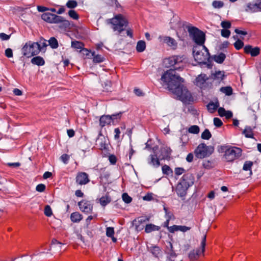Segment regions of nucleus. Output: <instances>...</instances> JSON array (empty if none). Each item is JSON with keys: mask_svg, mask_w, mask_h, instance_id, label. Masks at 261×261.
<instances>
[{"mask_svg": "<svg viewBox=\"0 0 261 261\" xmlns=\"http://www.w3.org/2000/svg\"><path fill=\"white\" fill-rule=\"evenodd\" d=\"M175 67L166 71L162 76L161 80L167 86L169 90L177 96L178 99L186 103L193 101V98L191 93L182 83L184 79L176 73V70L184 67V56H174Z\"/></svg>", "mask_w": 261, "mask_h": 261, "instance_id": "nucleus-1", "label": "nucleus"}, {"mask_svg": "<svg viewBox=\"0 0 261 261\" xmlns=\"http://www.w3.org/2000/svg\"><path fill=\"white\" fill-rule=\"evenodd\" d=\"M194 57L199 64L205 65L208 69H211L213 66L211 60L210 54L205 46L203 45L202 49L200 50L199 48L195 47L193 48Z\"/></svg>", "mask_w": 261, "mask_h": 261, "instance_id": "nucleus-2", "label": "nucleus"}, {"mask_svg": "<svg viewBox=\"0 0 261 261\" xmlns=\"http://www.w3.org/2000/svg\"><path fill=\"white\" fill-rule=\"evenodd\" d=\"M220 151L224 152V157L226 161L232 162L241 156L242 150L237 147L222 146Z\"/></svg>", "mask_w": 261, "mask_h": 261, "instance_id": "nucleus-3", "label": "nucleus"}, {"mask_svg": "<svg viewBox=\"0 0 261 261\" xmlns=\"http://www.w3.org/2000/svg\"><path fill=\"white\" fill-rule=\"evenodd\" d=\"M190 37L194 42L200 46H203L205 41V34L198 28L188 25L186 27Z\"/></svg>", "mask_w": 261, "mask_h": 261, "instance_id": "nucleus-4", "label": "nucleus"}, {"mask_svg": "<svg viewBox=\"0 0 261 261\" xmlns=\"http://www.w3.org/2000/svg\"><path fill=\"white\" fill-rule=\"evenodd\" d=\"M22 54L27 58L37 55L40 52L38 42L28 41L25 43L21 49Z\"/></svg>", "mask_w": 261, "mask_h": 261, "instance_id": "nucleus-5", "label": "nucleus"}, {"mask_svg": "<svg viewBox=\"0 0 261 261\" xmlns=\"http://www.w3.org/2000/svg\"><path fill=\"white\" fill-rule=\"evenodd\" d=\"M112 24V28L114 31H118L119 33L124 30L127 25V21L122 14L116 15L114 17L110 19Z\"/></svg>", "mask_w": 261, "mask_h": 261, "instance_id": "nucleus-6", "label": "nucleus"}, {"mask_svg": "<svg viewBox=\"0 0 261 261\" xmlns=\"http://www.w3.org/2000/svg\"><path fill=\"white\" fill-rule=\"evenodd\" d=\"M194 152L197 158L203 159L211 155L212 151L210 150V147L205 144L201 143L197 146Z\"/></svg>", "mask_w": 261, "mask_h": 261, "instance_id": "nucleus-7", "label": "nucleus"}, {"mask_svg": "<svg viewBox=\"0 0 261 261\" xmlns=\"http://www.w3.org/2000/svg\"><path fill=\"white\" fill-rule=\"evenodd\" d=\"M206 235H204L202 239L201 240V251H200V250H197L196 251L193 250V251L190 252L189 254V257L191 260H194L197 259L201 253H203L204 252L206 243Z\"/></svg>", "mask_w": 261, "mask_h": 261, "instance_id": "nucleus-8", "label": "nucleus"}, {"mask_svg": "<svg viewBox=\"0 0 261 261\" xmlns=\"http://www.w3.org/2000/svg\"><path fill=\"white\" fill-rule=\"evenodd\" d=\"M80 209L86 214H90L92 212L93 205L91 202L86 200H82L78 203Z\"/></svg>", "mask_w": 261, "mask_h": 261, "instance_id": "nucleus-9", "label": "nucleus"}, {"mask_svg": "<svg viewBox=\"0 0 261 261\" xmlns=\"http://www.w3.org/2000/svg\"><path fill=\"white\" fill-rule=\"evenodd\" d=\"M90 181L88 174L84 172H80L77 174L75 182L79 185H85Z\"/></svg>", "mask_w": 261, "mask_h": 261, "instance_id": "nucleus-10", "label": "nucleus"}, {"mask_svg": "<svg viewBox=\"0 0 261 261\" xmlns=\"http://www.w3.org/2000/svg\"><path fill=\"white\" fill-rule=\"evenodd\" d=\"M41 18L48 23H56L60 18V16L49 12H46L41 15Z\"/></svg>", "mask_w": 261, "mask_h": 261, "instance_id": "nucleus-11", "label": "nucleus"}, {"mask_svg": "<svg viewBox=\"0 0 261 261\" xmlns=\"http://www.w3.org/2000/svg\"><path fill=\"white\" fill-rule=\"evenodd\" d=\"M245 11L251 12L261 11V0H256L254 3H248Z\"/></svg>", "mask_w": 261, "mask_h": 261, "instance_id": "nucleus-12", "label": "nucleus"}, {"mask_svg": "<svg viewBox=\"0 0 261 261\" xmlns=\"http://www.w3.org/2000/svg\"><path fill=\"white\" fill-rule=\"evenodd\" d=\"M244 50L246 54H250L251 57H256L260 54L259 47L257 46L253 47L250 45L245 46Z\"/></svg>", "mask_w": 261, "mask_h": 261, "instance_id": "nucleus-13", "label": "nucleus"}, {"mask_svg": "<svg viewBox=\"0 0 261 261\" xmlns=\"http://www.w3.org/2000/svg\"><path fill=\"white\" fill-rule=\"evenodd\" d=\"M172 150L168 146L161 147L160 150L161 160H168L170 158Z\"/></svg>", "mask_w": 261, "mask_h": 261, "instance_id": "nucleus-14", "label": "nucleus"}, {"mask_svg": "<svg viewBox=\"0 0 261 261\" xmlns=\"http://www.w3.org/2000/svg\"><path fill=\"white\" fill-rule=\"evenodd\" d=\"M180 181L189 188L193 185L194 177L192 174L188 173L182 176Z\"/></svg>", "mask_w": 261, "mask_h": 261, "instance_id": "nucleus-15", "label": "nucleus"}, {"mask_svg": "<svg viewBox=\"0 0 261 261\" xmlns=\"http://www.w3.org/2000/svg\"><path fill=\"white\" fill-rule=\"evenodd\" d=\"M159 40L161 42L166 43L168 46L175 48L177 46V42L176 40L169 36H162L159 37Z\"/></svg>", "mask_w": 261, "mask_h": 261, "instance_id": "nucleus-16", "label": "nucleus"}, {"mask_svg": "<svg viewBox=\"0 0 261 261\" xmlns=\"http://www.w3.org/2000/svg\"><path fill=\"white\" fill-rule=\"evenodd\" d=\"M56 24H59V28L65 31L71 28L70 21L61 16Z\"/></svg>", "mask_w": 261, "mask_h": 261, "instance_id": "nucleus-17", "label": "nucleus"}, {"mask_svg": "<svg viewBox=\"0 0 261 261\" xmlns=\"http://www.w3.org/2000/svg\"><path fill=\"white\" fill-rule=\"evenodd\" d=\"M165 252L168 255L167 257L169 261H174V258L176 257V254L173 250L172 244L170 242H168Z\"/></svg>", "mask_w": 261, "mask_h": 261, "instance_id": "nucleus-18", "label": "nucleus"}, {"mask_svg": "<svg viewBox=\"0 0 261 261\" xmlns=\"http://www.w3.org/2000/svg\"><path fill=\"white\" fill-rule=\"evenodd\" d=\"M188 188V187L180 181L177 185L176 192L179 196L183 197L186 196L187 190Z\"/></svg>", "mask_w": 261, "mask_h": 261, "instance_id": "nucleus-19", "label": "nucleus"}, {"mask_svg": "<svg viewBox=\"0 0 261 261\" xmlns=\"http://www.w3.org/2000/svg\"><path fill=\"white\" fill-rule=\"evenodd\" d=\"M208 80V77L205 74L201 73L196 78L195 84L196 86L202 88Z\"/></svg>", "mask_w": 261, "mask_h": 261, "instance_id": "nucleus-20", "label": "nucleus"}, {"mask_svg": "<svg viewBox=\"0 0 261 261\" xmlns=\"http://www.w3.org/2000/svg\"><path fill=\"white\" fill-rule=\"evenodd\" d=\"M96 144L99 147V148L102 150L107 148V144L106 139L101 133L98 135V137L96 141Z\"/></svg>", "mask_w": 261, "mask_h": 261, "instance_id": "nucleus-21", "label": "nucleus"}, {"mask_svg": "<svg viewBox=\"0 0 261 261\" xmlns=\"http://www.w3.org/2000/svg\"><path fill=\"white\" fill-rule=\"evenodd\" d=\"M191 227L186 226L174 225L169 227V231L171 233H174L175 231H180L186 232L190 230Z\"/></svg>", "mask_w": 261, "mask_h": 261, "instance_id": "nucleus-22", "label": "nucleus"}, {"mask_svg": "<svg viewBox=\"0 0 261 261\" xmlns=\"http://www.w3.org/2000/svg\"><path fill=\"white\" fill-rule=\"evenodd\" d=\"M148 163L156 168L160 166V162L156 157V154H150L149 155L148 159Z\"/></svg>", "mask_w": 261, "mask_h": 261, "instance_id": "nucleus-23", "label": "nucleus"}, {"mask_svg": "<svg viewBox=\"0 0 261 261\" xmlns=\"http://www.w3.org/2000/svg\"><path fill=\"white\" fill-rule=\"evenodd\" d=\"M112 122L110 115H103L99 119V125L101 127L109 125Z\"/></svg>", "mask_w": 261, "mask_h": 261, "instance_id": "nucleus-24", "label": "nucleus"}, {"mask_svg": "<svg viewBox=\"0 0 261 261\" xmlns=\"http://www.w3.org/2000/svg\"><path fill=\"white\" fill-rule=\"evenodd\" d=\"M149 220L150 218L146 216L140 217L137 219V220H135L134 222L136 229H140L141 228L140 227V225L146 222L149 221Z\"/></svg>", "mask_w": 261, "mask_h": 261, "instance_id": "nucleus-25", "label": "nucleus"}, {"mask_svg": "<svg viewBox=\"0 0 261 261\" xmlns=\"http://www.w3.org/2000/svg\"><path fill=\"white\" fill-rule=\"evenodd\" d=\"M31 62L32 64L39 66H43L45 64V61L41 56H36L33 57Z\"/></svg>", "mask_w": 261, "mask_h": 261, "instance_id": "nucleus-26", "label": "nucleus"}, {"mask_svg": "<svg viewBox=\"0 0 261 261\" xmlns=\"http://www.w3.org/2000/svg\"><path fill=\"white\" fill-rule=\"evenodd\" d=\"M219 103L218 101L216 102L210 101L206 106L207 111L210 113H213L219 107Z\"/></svg>", "mask_w": 261, "mask_h": 261, "instance_id": "nucleus-27", "label": "nucleus"}, {"mask_svg": "<svg viewBox=\"0 0 261 261\" xmlns=\"http://www.w3.org/2000/svg\"><path fill=\"white\" fill-rule=\"evenodd\" d=\"M71 46L75 49H83V50L88 51L87 49L84 48V44L83 42L76 40L71 41Z\"/></svg>", "mask_w": 261, "mask_h": 261, "instance_id": "nucleus-28", "label": "nucleus"}, {"mask_svg": "<svg viewBox=\"0 0 261 261\" xmlns=\"http://www.w3.org/2000/svg\"><path fill=\"white\" fill-rule=\"evenodd\" d=\"M160 229V227L155 225L153 224H148L145 226V232L146 233H150L152 231H158Z\"/></svg>", "mask_w": 261, "mask_h": 261, "instance_id": "nucleus-29", "label": "nucleus"}, {"mask_svg": "<svg viewBox=\"0 0 261 261\" xmlns=\"http://www.w3.org/2000/svg\"><path fill=\"white\" fill-rule=\"evenodd\" d=\"M214 61L219 64H222L226 58V55L223 53H220L218 55H215L213 57Z\"/></svg>", "mask_w": 261, "mask_h": 261, "instance_id": "nucleus-30", "label": "nucleus"}, {"mask_svg": "<svg viewBox=\"0 0 261 261\" xmlns=\"http://www.w3.org/2000/svg\"><path fill=\"white\" fill-rule=\"evenodd\" d=\"M70 219L73 222H79L82 219V216L79 212H74L71 214Z\"/></svg>", "mask_w": 261, "mask_h": 261, "instance_id": "nucleus-31", "label": "nucleus"}, {"mask_svg": "<svg viewBox=\"0 0 261 261\" xmlns=\"http://www.w3.org/2000/svg\"><path fill=\"white\" fill-rule=\"evenodd\" d=\"M150 252L154 257H158V255L161 253V250L158 246H152L150 247Z\"/></svg>", "mask_w": 261, "mask_h": 261, "instance_id": "nucleus-32", "label": "nucleus"}, {"mask_svg": "<svg viewBox=\"0 0 261 261\" xmlns=\"http://www.w3.org/2000/svg\"><path fill=\"white\" fill-rule=\"evenodd\" d=\"M48 42V45L53 49H56L59 46L58 41L57 39L54 37L50 38Z\"/></svg>", "mask_w": 261, "mask_h": 261, "instance_id": "nucleus-33", "label": "nucleus"}, {"mask_svg": "<svg viewBox=\"0 0 261 261\" xmlns=\"http://www.w3.org/2000/svg\"><path fill=\"white\" fill-rule=\"evenodd\" d=\"M253 165V163L252 161H247L245 162V163L244 164V165L243 167V169L245 171H250L249 175H251L252 173V171H251V168H252Z\"/></svg>", "mask_w": 261, "mask_h": 261, "instance_id": "nucleus-34", "label": "nucleus"}, {"mask_svg": "<svg viewBox=\"0 0 261 261\" xmlns=\"http://www.w3.org/2000/svg\"><path fill=\"white\" fill-rule=\"evenodd\" d=\"M146 48V43L144 41L140 40L137 42L136 50L139 53L143 51Z\"/></svg>", "mask_w": 261, "mask_h": 261, "instance_id": "nucleus-35", "label": "nucleus"}, {"mask_svg": "<svg viewBox=\"0 0 261 261\" xmlns=\"http://www.w3.org/2000/svg\"><path fill=\"white\" fill-rule=\"evenodd\" d=\"M92 56L93 57V61L94 63H101L105 60V58L103 57L100 55H95V52H93L92 54Z\"/></svg>", "mask_w": 261, "mask_h": 261, "instance_id": "nucleus-36", "label": "nucleus"}, {"mask_svg": "<svg viewBox=\"0 0 261 261\" xmlns=\"http://www.w3.org/2000/svg\"><path fill=\"white\" fill-rule=\"evenodd\" d=\"M165 62L166 63V64H168V65H167L168 67H173V68H175V59L174 58V56L170 57L168 58V59H166L165 61Z\"/></svg>", "mask_w": 261, "mask_h": 261, "instance_id": "nucleus-37", "label": "nucleus"}, {"mask_svg": "<svg viewBox=\"0 0 261 261\" xmlns=\"http://www.w3.org/2000/svg\"><path fill=\"white\" fill-rule=\"evenodd\" d=\"M111 201V198L108 196H102L99 199V202L102 206H106Z\"/></svg>", "mask_w": 261, "mask_h": 261, "instance_id": "nucleus-38", "label": "nucleus"}, {"mask_svg": "<svg viewBox=\"0 0 261 261\" xmlns=\"http://www.w3.org/2000/svg\"><path fill=\"white\" fill-rule=\"evenodd\" d=\"M220 91L230 96L232 94V88L230 86L222 87L220 88Z\"/></svg>", "mask_w": 261, "mask_h": 261, "instance_id": "nucleus-39", "label": "nucleus"}, {"mask_svg": "<svg viewBox=\"0 0 261 261\" xmlns=\"http://www.w3.org/2000/svg\"><path fill=\"white\" fill-rule=\"evenodd\" d=\"M243 134H244L245 136L247 138H253V133L252 132V130L250 127L245 128L243 131Z\"/></svg>", "mask_w": 261, "mask_h": 261, "instance_id": "nucleus-40", "label": "nucleus"}, {"mask_svg": "<svg viewBox=\"0 0 261 261\" xmlns=\"http://www.w3.org/2000/svg\"><path fill=\"white\" fill-rule=\"evenodd\" d=\"M201 137L204 140H209L212 137V134L208 129H205L201 134Z\"/></svg>", "mask_w": 261, "mask_h": 261, "instance_id": "nucleus-41", "label": "nucleus"}, {"mask_svg": "<svg viewBox=\"0 0 261 261\" xmlns=\"http://www.w3.org/2000/svg\"><path fill=\"white\" fill-rule=\"evenodd\" d=\"M62 245L61 243L54 239L51 241V248H57L58 249H60V251H61Z\"/></svg>", "mask_w": 261, "mask_h": 261, "instance_id": "nucleus-42", "label": "nucleus"}, {"mask_svg": "<svg viewBox=\"0 0 261 261\" xmlns=\"http://www.w3.org/2000/svg\"><path fill=\"white\" fill-rule=\"evenodd\" d=\"M200 130L198 125H194L190 126L188 129V132L191 134H197Z\"/></svg>", "mask_w": 261, "mask_h": 261, "instance_id": "nucleus-43", "label": "nucleus"}, {"mask_svg": "<svg viewBox=\"0 0 261 261\" xmlns=\"http://www.w3.org/2000/svg\"><path fill=\"white\" fill-rule=\"evenodd\" d=\"M224 6V3L221 1H214L212 3V6L215 9H220Z\"/></svg>", "mask_w": 261, "mask_h": 261, "instance_id": "nucleus-44", "label": "nucleus"}, {"mask_svg": "<svg viewBox=\"0 0 261 261\" xmlns=\"http://www.w3.org/2000/svg\"><path fill=\"white\" fill-rule=\"evenodd\" d=\"M66 6L69 9H74L77 6V2L75 0H69L67 2Z\"/></svg>", "mask_w": 261, "mask_h": 261, "instance_id": "nucleus-45", "label": "nucleus"}, {"mask_svg": "<svg viewBox=\"0 0 261 261\" xmlns=\"http://www.w3.org/2000/svg\"><path fill=\"white\" fill-rule=\"evenodd\" d=\"M68 14L69 16L73 19L77 20L79 18V14L73 10H70L68 11Z\"/></svg>", "mask_w": 261, "mask_h": 261, "instance_id": "nucleus-46", "label": "nucleus"}, {"mask_svg": "<svg viewBox=\"0 0 261 261\" xmlns=\"http://www.w3.org/2000/svg\"><path fill=\"white\" fill-rule=\"evenodd\" d=\"M162 170L164 174L169 175L170 173H172V169L169 166L166 165H164L162 166Z\"/></svg>", "mask_w": 261, "mask_h": 261, "instance_id": "nucleus-47", "label": "nucleus"}, {"mask_svg": "<svg viewBox=\"0 0 261 261\" xmlns=\"http://www.w3.org/2000/svg\"><path fill=\"white\" fill-rule=\"evenodd\" d=\"M122 198L123 201L126 203H129L132 201V198L127 193H124L122 195Z\"/></svg>", "mask_w": 261, "mask_h": 261, "instance_id": "nucleus-48", "label": "nucleus"}, {"mask_svg": "<svg viewBox=\"0 0 261 261\" xmlns=\"http://www.w3.org/2000/svg\"><path fill=\"white\" fill-rule=\"evenodd\" d=\"M244 46V43L241 40L238 39L234 43V46L237 50H240Z\"/></svg>", "mask_w": 261, "mask_h": 261, "instance_id": "nucleus-49", "label": "nucleus"}, {"mask_svg": "<svg viewBox=\"0 0 261 261\" xmlns=\"http://www.w3.org/2000/svg\"><path fill=\"white\" fill-rule=\"evenodd\" d=\"M44 213V215L47 217H50L52 215V210L49 205H47L45 206Z\"/></svg>", "mask_w": 261, "mask_h": 261, "instance_id": "nucleus-50", "label": "nucleus"}, {"mask_svg": "<svg viewBox=\"0 0 261 261\" xmlns=\"http://www.w3.org/2000/svg\"><path fill=\"white\" fill-rule=\"evenodd\" d=\"M114 228L112 227H108L106 228V236L108 237H113L114 236Z\"/></svg>", "mask_w": 261, "mask_h": 261, "instance_id": "nucleus-51", "label": "nucleus"}, {"mask_svg": "<svg viewBox=\"0 0 261 261\" xmlns=\"http://www.w3.org/2000/svg\"><path fill=\"white\" fill-rule=\"evenodd\" d=\"M221 26L224 29H228L230 28L231 26V24L230 21H223L221 23Z\"/></svg>", "mask_w": 261, "mask_h": 261, "instance_id": "nucleus-52", "label": "nucleus"}, {"mask_svg": "<svg viewBox=\"0 0 261 261\" xmlns=\"http://www.w3.org/2000/svg\"><path fill=\"white\" fill-rule=\"evenodd\" d=\"M221 36L225 38H228L230 35V31L228 29H222L221 31Z\"/></svg>", "mask_w": 261, "mask_h": 261, "instance_id": "nucleus-53", "label": "nucleus"}, {"mask_svg": "<svg viewBox=\"0 0 261 261\" xmlns=\"http://www.w3.org/2000/svg\"><path fill=\"white\" fill-rule=\"evenodd\" d=\"M46 186L44 184H38L36 187V190L39 192H43L45 191Z\"/></svg>", "mask_w": 261, "mask_h": 261, "instance_id": "nucleus-54", "label": "nucleus"}, {"mask_svg": "<svg viewBox=\"0 0 261 261\" xmlns=\"http://www.w3.org/2000/svg\"><path fill=\"white\" fill-rule=\"evenodd\" d=\"M214 124L216 127H220L222 125L223 122L220 119L218 118H214Z\"/></svg>", "mask_w": 261, "mask_h": 261, "instance_id": "nucleus-55", "label": "nucleus"}, {"mask_svg": "<svg viewBox=\"0 0 261 261\" xmlns=\"http://www.w3.org/2000/svg\"><path fill=\"white\" fill-rule=\"evenodd\" d=\"M61 161L65 164H67L69 160V156L67 154H62L61 157Z\"/></svg>", "mask_w": 261, "mask_h": 261, "instance_id": "nucleus-56", "label": "nucleus"}, {"mask_svg": "<svg viewBox=\"0 0 261 261\" xmlns=\"http://www.w3.org/2000/svg\"><path fill=\"white\" fill-rule=\"evenodd\" d=\"M122 114V112H119L117 114H113L111 116L110 115V117H111V121L115 119H120L121 118Z\"/></svg>", "mask_w": 261, "mask_h": 261, "instance_id": "nucleus-57", "label": "nucleus"}, {"mask_svg": "<svg viewBox=\"0 0 261 261\" xmlns=\"http://www.w3.org/2000/svg\"><path fill=\"white\" fill-rule=\"evenodd\" d=\"M109 160L112 165H115L117 162V158L115 155L111 154L109 156Z\"/></svg>", "mask_w": 261, "mask_h": 261, "instance_id": "nucleus-58", "label": "nucleus"}, {"mask_svg": "<svg viewBox=\"0 0 261 261\" xmlns=\"http://www.w3.org/2000/svg\"><path fill=\"white\" fill-rule=\"evenodd\" d=\"M5 56L7 58H12L13 57V51L12 49L8 48L5 50Z\"/></svg>", "mask_w": 261, "mask_h": 261, "instance_id": "nucleus-59", "label": "nucleus"}, {"mask_svg": "<svg viewBox=\"0 0 261 261\" xmlns=\"http://www.w3.org/2000/svg\"><path fill=\"white\" fill-rule=\"evenodd\" d=\"M134 91L135 94L138 96H143L144 95V93L139 88H135Z\"/></svg>", "mask_w": 261, "mask_h": 261, "instance_id": "nucleus-60", "label": "nucleus"}, {"mask_svg": "<svg viewBox=\"0 0 261 261\" xmlns=\"http://www.w3.org/2000/svg\"><path fill=\"white\" fill-rule=\"evenodd\" d=\"M185 170L183 168H175V174L177 175H180L182 174Z\"/></svg>", "mask_w": 261, "mask_h": 261, "instance_id": "nucleus-61", "label": "nucleus"}, {"mask_svg": "<svg viewBox=\"0 0 261 261\" xmlns=\"http://www.w3.org/2000/svg\"><path fill=\"white\" fill-rule=\"evenodd\" d=\"M10 35H7L4 33H1L0 34V38L2 40H8L10 39Z\"/></svg>", "mask_w": 261, "mask_h": 261, "instance_id": "nucleus-62", "label": "nucleus"}, {"mask_svg": "<svg viewBox=\"0 0 261 261\" xmlns=\"http://www.w3.org/2000/svg\"><path fill=\"white\" fill-rule=\"evenodd\" d=\"M115 136L114 138L115 140H118L120 138V130L119 128H116L114 129Z\"/></svg>", "mask_w": 261, "mask_h": 261, "instance_id": "nucleus-63", "label": "nucleus"}, {"mask_svg": "<svg viewBox=\"0 0 261 261\" xmlns=\"http://www.w3.org/2000/svg\"><path fill=\"white\" fill-rule=\"evenodd\" d=\"M218 112L219 116L221 117H224L226 112V110L224 108L220 107L218 109Z\"/></svg>", "mask_w": 261, "mask_h": 261, "instance_id": "nucleus-64", "label": "nucleus"}]
</instances>
